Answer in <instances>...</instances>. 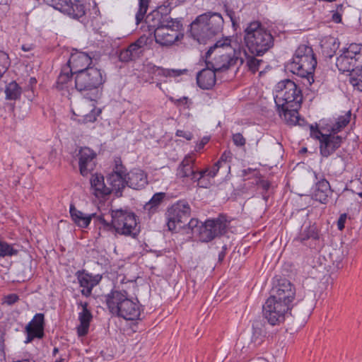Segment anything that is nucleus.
I'll use <instances>...</instances> for the list:
<instances>
[{
    "label": "nucleus",
    "instance_id": "1",
    "mask_svg": "<svg viewBox=\"0 0 362 362\" xmlns=\"http://www.w3.org/2000/svg\"><path fill=\"white\" fill-rule=\"evenodd\" d=\"M105 302L110 313L126 320H136L141 315V305L137 299L129 298L124 289L115 287L104 296Z\"/></svg>",
    "mask_w": 362,
    "mask_h": 362
},
{
    "label": "nucleus",
    "instance_id": "2",
    "mask_svg": "<svg viewBox=\"0 0 362 362\" xmlns=\"http://www.w3.org/2000/svg\"><path fill=\"white\" fill-rule=\"evenodd\" d=\"M206 65L216 71H225L236 65L243 64V59L236 55L231 46V40L225 37L218 40L206 53Z\"/></svg>",
    "mask_w": 362,
    "mask_h": 362
},
{
    "label": "nucleus",
    "instance_id": "3",
    "mask_svg": "<svg viewBox=\"0 0 362 362\" xmlns=\"http://www.w3.org/2000/svg\"><path fill=\"white\" fill-rule=\"evenodd\" d=\"M195 163L196 158L193 156H186L177 168V176L197 183L199 187H210L212 185L211 180L216 176L223 165L220 162H216L211 168L200 169L197 167Z\"/></svg>",
    "mask_w": 362,
    "mask_h": 362
},
{
    "label": "nucleus",
    "instance_id": "4",
    "mask_svg": "<svg viewBox=\"0 0 362 362\" xmlns=\"http://www.w3.org/2000/svg\"><path fill=\"white\" fill-rule=\"evenodd\" d=\"M224 21L221 13L208 11L198 16L190 25L191 36L199 43H205L220 34L223 28Z\"/></svg>",
    "mask_w": 362,
    "mask_h": 362
},
{
    "label": "nucleus",
    "instance_id": "5",
    "mask_svg": "<svg viewBox=\"0 0 362 362\" xmlns=\"http://www.w3.org/2000/svg\"><path fill=\"white\" fill-rule=\"evenodd\" d=\"M244 41L250 52L262 56L274 45V37L259 21L248 23L244 30Z\"/></svg>",
    "mask_w": 362,
    "mask_h": 362
},
{
    "label": "nucleus",
    "instance_id": "6",
    "mask_svg": "<svg viewBox=\"0 0 362 362\" xmlns=\"http://www.w3.org/2000/svg\"><path fill=\"white\" fill-rule=\"evenodd\" d=\"M317 66V59L313 48L305 45H300L296 50L291 60L286 67L293 74L307 80L308 85L314 82L313 73Z\"/></svg>",
    "mask_w": 362,
    "mask_h": 362
},
{
    "label": "nucleus",
    "instance_id": "7",
    "mask_svg": "<svg viewBox=\"0 0 362 362\" xmlns=\"http://www.w3.org/2000/svg\"><path fill=\"white\" fill-rule=\"evenodd\" d=\"M336 66L340 72L360 73L362 71V44L351 43L339 50Z\"/></svg>",
    "mask_w": 362,
    "mask_h": 362
},
{
    "label": "nucleus",
    "instance_id": "8",
    "mask_svg": "<svg viewBox=\"0 0 362 362\" xmlns=\"http://www.w3.org/2000/svg\"><path fill=\"white\" fill-rule=\"evenodd\" d=\"M275 91L274 100L277 110L288 105L300 108L303 101L302 91L293 81L284 79L279 81L275 86Z\"/></svg>",
    "mask_w": 362,
    "mask_h": 362
},
{
    "label": "nucleus",
    "instance_id": "9",
    "mask_svg": "<svg viewBox=\"0 0 362 362\" xmlns=\"http://www.w3.org/2000/svg\"><path fill=\"white\" fill-rule=\"evenodd\" d=\"M105 81L103 72L94 66L79 71L75 76V87L79 92L95 91L98 94V88ZM90 100H95L97 95L92 93L88 97Z\"/></svg>",
    "mask_w": 362,
    "mask_h": 362
},
{
    "label": "nucleus",
    "instance_id": "10",
    "mask_svg": "<svg viewBox=\"0 0 362 362\" xmlns=\"http://www.w3.org/2000/svg\"><path fill=\"white\" fill-rule=\"evenodd\" d=\"M110 216L114 219L116 235L136 238L139 233L136 216L134 212L122 209L111 210Z\"/></svg>",
    "mask_w": 362,
    "mask_h": 362
},
{
    "label": "nucleus",
    "instance_id": "11",
    "mask_svg": "<svg viewBox=\"0 0 362 362\" xmlns=\"http://www.w3.org/2000/svg\"><path fill=\"white\" fill-rule=\"evenodd\" d=\"M310 136L320 142V153L323 157L327 158L338 149L345 137L334 134L327 132L322 133L317 126L315 127L310 126Z\"/></svg>",
    "mask_w": 362,
    "mask_h": 362
},
{
    "label": "nucleus",
    "instance_id": "12",
    "mask_svg": "<svg viewBox=\"0 0 362 362\" xmlns=\"http://www.w3.org/2000/svg\"><path fill=\"white\" fill-rule=\"evenodd\" d=\"M182 23L178 18H171L169 23H165L154 34L156 43L162 46H169L183 37Z\"/></svg>",
    "mask_w": 362,
    "mask_h": 362
},
{
    "label": "nucleus",
    "instance_id": "13",
    "mask_svg": "<svg viewBox=\"0 0 362 362\" xmlns=\"http://www.w3.org/2000/svg\"><path fill=\"white\" fill-rule=\"evenodd\" d=\"M168 230H176L178 224H185L191 216V207L186 200H179L169 206L166 211Z\"/></svg>",
    "mask_w": 362,
    "mask_h": 362
},
{
    "label": "nucleus",
    "instance_id": "14",
    "mask_svg": "<svg viewBox=\"0 0 362 362\" xmlns=\"http://www.w3.org/2000/svg\"><path fill=\"white\" fill-rule=\"evenodd\" d=\"M227 221L223 216L208 219L199 228V239L201 242L209 243L218 236L226 233Z\"/></svg>",
    "mask_w": 362,
    "mask_h": 362
},
{
    "label": "nucleus",
    "instance_id": "15",
    "mask_svg": "<svg viewBox=\"0 0 362 362\" xmlns=\"http://www.w3.org/2000/svg\"><path fill=\"white\" fill-rule=\"evenodd\" d=\"M291 307L269 297L263 305V316L272 326L279 325L285 320Z\"/></svg>",
    "mask_w": 362,
    "mask_h": 362
},
{
    "label": "nucleus",
    "instance_id": "16",
    "mask_svg": "<svg viewBox=\"0 0 362 362\" xmlns=\"http://www.w3.org/2000/svg\"><path fill=\"white\" fill-rule=\"evenodd\" d=\"M295 240L300 243L302 245L320 250L323 245V239L317 226L309 223L302 226L298 236Z\"/></svg>",
    "mask_w": 362,
    "mask_h": 362
},
{
    "label": "nucleus",
    "instance_id": "17",
    "mask_svg": "<svg viewBox=\"0 0 362 362\" xmlns=\"http://www.w3.org/2000/svg\"><path fill=\"white\" fill-rule=\"evenodd\" d=\"M152 41L151 38L143 35L135 42L131 43L127 48L119 50L118 53L119 60L127 63L136 61L144 52V47Z\"/></svg>",
    "mask_w": 362,
    "mask_h": 362
},
{
    "label": "nucleus",
    "instance_id": "18",
    "mask_svg": "<svg viewBox=\"0 0 362 362\" xmlns=\"http://www.w3.org/2000/svg\"><path fill=\"white\" fill-rule=\"evenodd\" d=\"M170 11V8L161 6L146 16L145 23L150 32V35H154L165 23H169V20L171 18V16L169 15Z\"/></svg>",
    "mask_w": 362,
    "mask_h": 362
},
{
    "label": "nucleus",
    "instance_id": "19",
    "mask_svg": "<svg viewBox=\"0 0 362 362\" xmlns=\"http://www.w3.org/2000/svg\"><path fill=\"white\" fill-rule=\"evenodd\" d=\"M296 291L293 285L287 279H280L275 284L270 293L271 298L281 302L286 303L290 306L293 300Z\"/></svg>",
    "mask_w": 362,
    "mask_h": 362
},
{
    "label": "nucleus",
    "instance_id": "20",
    "mask_svg": "<svg viewBox=\"0 0 362 362\" xmlns=\"http://www.w3.org/2000/svg\"><path fill=\"white\" fill-rule=\"evenodd\" d=\"M45 315L43 313H37L34 315L31 321L25 326V332L26 334L25 344L32 342L34 339H42L45 333Z\"/></svg>",
    "mask_w": 362,
    "mask_h": 362
},
{
    "label": "nucleus",
    "instance_id": "21",
    "mask_svg": "<svg viewBox=\"0 0 362 362\" xmlns=\"http://www.w3.org/2000/svg\"><path fill=\"white\" fill-rule=\"evenodd\" d=\"M314 175L316 182L313 193V198L321 204H326L328 203L333 191L331 189L329 182L324 177L323 175L316 173L315 172Z\"/></svg>",
    "mask_w": 362,
    "mask_h": 362
},
{
    "label": "nucleus",
    "instance_id": "22",
    "mask_svg": "<svg viewBox=\"0 0 362 362\" xmlns=\"http://www.w3.org/2000/svg\"><path fill=\"white\" fill-rule=\"evenodd\" d=\"M76 276L80 286L83 288L81 293L85 297H89L91 295L93 288L97 286L102 279L101 275H94L85 270L77 271Z\"/></svg>",
    "mask_w": 362,
    "mask_h": 362
},
{
    "label": "nucleus",
    "instance_id": "23",
    "mask_svg": "<svg viewBox=\"0 0 362 362\" xmlns=\"http://www.w3.org/2000/svg\"><path fill=\"white\" fill-rule=\"evenodd\" d=\"M80 173L87 176L95 168L96 153L88 147H82L78 153Z\"/></svg>",
    "mask_w": 362,
    "mask_h": 362
},
{
    "label": "nucleus",
    "instance_id": "24",
    "mask_svg": "<svg viewBox=\"0 0 362 362\" xmlns=\"http://www.w3.org/2000/svg\"><path fill=\"white\" fill-rule=\"evenodd\" d=\"M91 63L92 57L90 55L86 52H78L71 54L66 65L69 66L71 71L76 75L81 71L91 68L92 66H90Z\"/></svg>",
    "mask_w": 362,
    "mask_h": 362
},
{
    "label": "nucleus",
    "instance_id": "25",
    "mask_svg": "<svg viewBox=\"0 0 362 362\" xmlns=\"http://www.w3.org/2000/svg\"><path fill=\"white\" fill-rule=\"evenodd\" d=\"M148 183L147 175L144 170L134 168L127 175V186L134 189H141Z\"/></svg>",
    "mask_w": 362,
    "mask_h": 362
},
{
    "label": "nucleus",
    "instance_id": "26",
    "mask_svg": "<svg viewBox=\"0 0 362 362\" xmlns=\"http://www.w3.org/2000/svg\"><path fill=\"white\" fill-rule=\"evenodd\" d=\"M216 71L210 67H206L197 74V83L199 88L203 90H209L212 88L216 81Z\"/></svg>",
    "mask_w": 362,
    "mask_h": 362
},
{
    "label": "nucleus",
    "instance_id": "27",
    "mask_svg": "<svg viewBox=\"0 0 362 362\" xmlns=\"http://www.w3.org/2000/svg\"><path fill=\"white\" fill-rule=\"evenodd\" d=\"M351 112L348 111L345 115L339 116L333 121H329V123L322 124L321 130L327 132H330L337 135L351 121Z\"/></svg>",
    "mask_w": 362,
    "mask_h": 362
},
{
    "label": "nucleus",
    "instance_id": "28",
    "mask_svg": "<svg viewBox=\"0 0 362 362\" xmlns=\"http://www.w3.org/2000/svg\"><path fill=\"white\" fill-rule=\"evenodd\" d=\"M93 224L98 231V237L109 235L110 234L116 235L115 225L112 218L111 221H107L105 219L103 215H97L95 214Z\"/></svg>",
    "mask_w": 362,
    "mask_h": 362
},
{
    "label": "nucleus",
    "instance_id": "29",
    "mask_svg": "<svg viewBox=\"0 0 362 362\" xmlns=\"http://www.w3.org/2000/svg\"><path fill=\"white\" fill-rule=\"evenodd\" d=\"M86 10V5L83 1L74 0L71 1L64 14L82 23L85 19Z\"/></svg>",
    "mask_w": 362,
    "mask_h": 362
},
{
    "label": "nucleus",
    "instance_id": "30",
    "mask_svg": "<svg viewBox=\"0 0 362 362\" xmlns=\"http://www.w3.org/2000/svg\"><path fill=\"white\" fill-rule=\"evenodd\" d=\"M91 188L94 190L93 194L97 197H103L111 194L109 185L105 184L104 177L101 174H95L90 178Z\"/></svg>",
    "mask_w": 362,
    "mask_h": 362
},
{
    "label": "nucleus",
    "instance_id": "31",
    "mask_svg": "<svg viewBox=\"0 0 362 362\" xmlns=\"http://www.w3.org/2000/svg\"><path fill=\"white\" fill-rule=\"evenodd\" d=\"M106 180L111 193L115 192L116 196H121L122 190L127 186V176L108 174Z\"/></svg>",
    "mask_w": 362,
    "mask_h": 362
},
{
    "label": "nucleus",
    "instance_id": "32",
    "mask_svg": "<svg viewBox=\"0 0 362 362\" xmlns=\"http://www.w3.org/2000/svg\"><path fill=\"white\" fill-rule=\"evenodd\" d=\"M70 215L73 221L80 228H86L90 223L91 220L94 221L95 214H86L76 209L74 206H70Z\"/></svg>",
    "mask_w": 362,
    "mask_h": 362
},
{
    "label": "nucleus",
    "instance_id": "33",
    "mask_svg": "<svg viewBox=\"0 0 362 362\" xmlns=\"http://www.w3.org/2000/svg\"><path fill=\"white\" fill-rule=\"evenodd\" d=\"M267 332L264 324L261 320H255L252 323V334L251 344L255 347L261 345L266 337Z\"/></svg>",
    "mask_w": 362,
    "mask_h": 362
},
{
    "label": "nucleus",
    "instance_id": "34",
    "mask_svg": "<svg viewBox=\"0 0 362 362\" xmlns=\"http://www.w3.org/2000/svg\"><path fill=\"white\" fill-rule=\"evenodd\" d=\"M166 194L165 192H158L153 195L151 199L145 204L144 209L148 213V216H151L158 211V208L163 202Z\"/></svg>",
    "mask_w": 362,
    "mask_h": 362
},
{
    "label": "nucleus",
    "instance_id": "35",
    "mask_svg": "<svg viewBox=\"0 0 362 362\" xmlns=\"http://www.w3.org/2000/svg\"><path fill=\"white\" fill-rule=\"evenodd\" d=\"M92 318L90 311H81L78 313L80 325L77 327V334L79 337H83L88 334Z\"/></svg>",
    "mask_w": 362,
    "mask_h": 362
},
{
    "label": "nucleus",
    "instance_id": "36",
    "mask_svg": "<svg viewBox=\"0 0 362 362\" xmlns=\"http://www.w3.org/2000/svg\"><path fill=\"white\" fill-rule=\"evenodd\" d=\"M73 74L74 73L69 66L65 64L62 66L56 82V88L59 90H64L66 88L68 83L71 81Z\"/></svg>",
    "mask_w": 362,
    "mask_h": 362
},
{
    "label": "nucleus",
    "instance_id": "37",
    "mask_svg": "<svg viewBox=\"0 0 362 362\" xmlns=\"http://www.w3.org/2000/svg\"><path fill=\"white\" fill-rule=\"evenodd\" d=\"M298 109L299 108H295L294 107H290V105H288L280 107L278 111L280 116L284 115V119L288 123L290 124H296L298 123L299 121Z\"/></svg>",
    "mask_w": 362,
    "mask_h": 362
},
{
    "label": "nucleus",
    "instance_id": "38",
    "mask_svg": "<svg viewBox=\"0 0 362 362\" xmlns=\"http://www.w3.org/2000/svg\"><path fill=\"white\" fill-rule=\"evenodd\" d=\"M5 94L7 100H16L21 97V88L16 81H11L6 86Z\"/></svg>",
    "mask_w": 362,
    "mask_h": 362
},
{
    "label": "nucleus",
    "instance_id": "39",
    "mask_svg": "<svg viewBox=\"0 0 362 362\" xmlns=\"http://www.w3.org/2000/svg\"><path fill=\"white\" fill-rule=\"evenodd\" d=\"M139 1V10L136 13V23L139 25L144 18L145 15L148 11L150 0H138Z\"/></svg>",
    "mask_w": 362,
    "mask_h": 362
},
{
    "label": "nucleus",
    "instance_id": "40",
    "mask_svg": "<svg viewBox=\"0 0 362 362\" xmlns=\"http://www.w3.org/2000/svg\"><path fill=\"white\" fill-rule=\"evenodd\" d=\"M18 251L13 248L12 245L0 240V257H11L16 255Z\"/></svg>",
    "mask_w": 362,
    "mask_h": 362
},
{
    "label": "nucleus",
    "instance_id": "41",
    "mask_svg": "<svg viewBox=\"0 0 362 362\" xmlns=\"http://www.w3.org/2000/svg\"><path fill=\"white\" fill-rule=\"evenodd\" d=\"M244 54L246 56L247 65L249 69L253 73L257 71L263 61L255 58L254 56L247 55L245 51L244 52Z\"/></svg>",
    "mask_w": 362,
    "mask_h": 362
},
{
    "label": "nucleus",
    "instance_id": "42",
    "mask_svg": "<svg viewBox=\"0 0 362 362\" xmlns=\"http://www.w3.org/2000/svg\"><path fill=\"white\" fill-rule=\"evenodd\" d=\"M9 66L10 62L8 54L0 50V79L6 72Z\"/></svg>",
    "mask_w": 362,
    "mask_h": 362
},
{
    "label": "nucleus",
    "instance_id": "43",
    "mask_svg": "<svg viewBox=\"0 0 362 362\" xmlns=\"http://www.w3.org/2000/svg\"><path fill=\"white\" fill-rule=\"evenodd\" d=\"M349 83L355 89L362 92V71L360 73H352L350 74Z\"/></svg>",
    "mask_w": 362,
    "mask_h": 362
},
{
    "label": "nucleus",
    "instance_id": "44",
    "mask_svg": "<svg viewBox=\"0 0 362 362\" xmlns=\"http://www.w3.org/2000/svg\"><path fill=\"white\" fill-rule=\"evenodd\" d=\"M110 174H117L123 176L127 175L128 173L127 172V168L122 163V160L119 158H117L115 159V165L112 168V171Z\"/></svg>",
    "mask_w": 362,
    "mask_h": 362
},
{
    "label": "nucleus",
    "instance_id": "45",
    "mask_svg": "<svg viewBox=\"0 0 362 362\" xmlns=\"http://www.w3.org/2000/svg\"><path fill=\"white\" fill-rule=\"evenodd\" d=\"M50 5L53 8L64 13L71 0H50Z\"/></svg>",
    "mask_w": 362,
    "mask_h": 362
},
{
    "label": "nucleus",
    "instance_id": "46",
    "mask_svg": "<svg viewBox=\"0 0 362 362\" xmlns=\"http://www.w3.org/2000/svg\"><path fill=\"white\" fill-rule=\"evenodd\" d=\"M158 75H163L164 76H180L182 73L181 70L175 69H166L163 68H158Z\"/></svg>",
    "mask_w": 362,
    "mask_h": 362
},
{
    "label": "nucleus",
    "instance_id": "47",
    "mask_svg": "<svg viewBox=\"0 0 362 362\" xmlns=\"http://www.w3.org/2000/svg\"><path fill=\"white\" fill-rule=\"evenodd\" d=\"M233 144L238 147L244 146L246 144V139L240 133H235L232 135Z\"/></svg>",
    "mask_w": 362,
    "mask_h": 362
},
{
    "label": "nucleus",
    "instance_id": "48",
    "mask_svg": "<svg viewBox=\"0 0 362 362\" xmlns=\"http://www.w3.org/2000/svg\"><path fill=\"white\" fill-rule=\"evenodd\" d=\"M19 300V296L16 293L8 294L4 298V303L8 305H13Z\"/></svg>",
    "mask_w": 362,
    "mask_h": 362
},
{
    "label": "nucleus",
    "instance_id": "49",
    "mask_svg": "<svg viewBox=\"0 0 362 362\" xmlns=\"http://www.w3.org/2000/svg\"><path fill=\"white\" fill-rule=\"evenodd\" d=\"M224 8H225L226 15L229 17V18L232 23L233 26L235 27L238 24L237 19L235 18V11L232 8H229L226 4L224 5Z\"/></svg>",
    "mask_w": 362,
    "mask_h": 362
},
{
    "label": "nucleus",
    "instance_id": "50",
    "mask_svg": "<svg viewBox=\"0 0 362 362\" xmlns=\"http://www.w3.org/2000/svg\"><path fill=\"white\" fill-rule=\"evenodd\" d=\"M176 136L180 137H183L187 140H192L193 139V134L192 132L188 131H184V130H177L176 132Z\"/></svg>",
    "mask_w": 362,
    "mask_h": 362
},
{
    "label": "nucleus",
    "instance_id": "51",
    "mask_svg": "<svg viewBox=\"0 0 362 362\" xmlns=\"http://www.w3.org/2000/svg\"><path fill=\"white\" fill-rule=\"evenodd\" d=\"M228 158H230V153L224 152L217 162H220V164L223 166L225 165L226 168H230V165L228 163Z\"/></svg>",
    "mask_w": 362,
    "mask_h": 362
},
{
    "label": "nucleus",
    "instance_id": "52",
    "mask_svg": "<svg viewBox=\"0 0 362 362\" xmlns=\"http://www.w3.org/2000/svg\"><path fill=\"white\" fill-rule=\"evenodd\" d=\"M97 115L95 110H92L89 114L84 115L83 122H94L96 120Z\"/></svg>",
    "mask_w": 362,
    "mask_h": 362
},
{
    "label": "nucleus",
    "instance_id": "53",
    "mask_svg": "<svg viewBox=\"0 0 362 362\" xmlns=\"http://www.w3.org/2000/svg\"><path fill=\"white\" fill-rule=\"evenodd\" d=\"M347 218L346 214H341L337 221V228L339 230H342L344 228V224Z\"/></svg>",
    "mask_w": 362,
    "mask_h": 362
},
{
    "label": "nucleus",
    "instance_id": "54",
    "mask_svg": "<svg viewBox=\"0 0 362 362\" xmlns=\"http://www.w3.org/2000/svg\"><path fill=\"white\" fill-rule=\"evenodd\" d=\"M170 100L174 103V104L179 105H185L187 103L188 98L187 97H182L179 99H174L173 98H170Z\"/></svg>",
    "mask_w": 362,
    "mask_h": 362
},
{
    "label": "nucleus",
    "instance_id": "55",
    "mask_svg": "<svg viewBox=\"0 0 362 362\" xmlns=\"http://www.w3.org/2000/svg\"><path fill=\"white\" fill-rule=\"evenodd\" d=\"M209 138L208 137H204L202 141L197 144V146H196V151H199L200 150H202L204 146L209 142Z\"/></svg>",
    "mask_w": 362,
    "mask_h": 362
},
{
    "label": "nucleus",
    "instance_id": "56",
    "mask_svg": "<svg viewBox=\"0 0 362 362\" xmlns=\"http://www.w3.org/2000/svg\"><path fill=\"white\" fill-rule=\"evenodd\" d=\"M257 184L265 191H267L270 187V182L268 180H259Z\"/></svg>",
    "mask_w": 362,
    "mask_h": 362
},
{
    "label": "nucleus",
    "instance_id": "57",
    "mask_svg": "<svg viewBox=\"0 0 362 362\" xmlns=\"http://www.w3.org/2000/svg\"><path fill=\"white\" fill-rule=\"evenodd\" d=\"M250 173H253L254 175L256 177H258V175H259V173L258 171H257L256 170L250 168L243 170V175L245 177L247 175H249Z\"/></svg>",
    "mask_w": 362,
    "mask_h": 362
},
{
    "label": "nucleus",
    "instance_id": "58",
    "mask_svg": "<svg viewBox=\"0 0 362 362\" xmlns=\"http://www.w3.org/2000/svg\"><path fill=\"white\" fill-rule=\"evenodd\" d=\"M332 19L335 23H340L341 21V15L338 12H335L332 14Z\"/></svg>",
    "mask_w": 362,
    "mask_h": 362
},
{
    "label": "nucleus",
    "instance_id": "59",
    "mask_svg": "<svg viewBox=\"0 0 362 362\" xmlns=\"http://www.w3.org/2000/svg\"><path fill=\"white\" fill-rule=\"evenodd\" d=\"M78 307H81L82 310L81 311H90L88 309V303L87 302H82L80 301L78 303Z\"/></svg>",
    "mask_w": 362,
    "mask_h": 362
},
{
    "label": "nucleus",
    "instance_id": "60",
    "mask_svg": "<svg viewBox=\"0 0 362 362\" xmlns=\"http://www.w3.org/2000/svg\"><path fill=\"white\" fill-rule=\"evenodd\" d=\"M189 221L188 222V226L189 228H191L192 229H193L194 227L197 226V223H198V220L197 219H195V218H190L189 219Z\"/></svg>",
    "mask_w": 362,
    "mask_h": 362
},
{
    "label": "nucleus",
    "instance_id": "61",
    "mask_svg": "<svg viewBox=\"0 0 362 362\" xmlns=\"http://www.w3.org/2000/svg\"><path fill=\"white\" fill-rule=\"evenodd\" d=\"M226 246H223V250L218 254V262H222L226 256Z\"/></svg>",
    "mask_w": 362,
    "mask_h": 362
},
{
    "label": "nucleus",
    "instance_id": "62",
    "mask_svg": "<svg viewBox=\"0 0 362 362\" xmlns=\"http://www.w3.org/2000/svg\"><path fill=\"white\" fill-rule=\"evenodd\" d=\"M22 49L25 52H28V51H30L31 49V47H28L25 45H22Z\"/></svg>",
    "mask_w": 362,
    "mask_h": 362
},
{
    "label": "nucleus",
    "instance_id": "63",
    "mask_svg": "<svg viewBox=\"0 0 362 362\" xmlns=\"http://www.w3.org/2000/svg\"><path fill=\"white\" fill-rule=\"evenodd\" d=\"M58 351H59L58 348L54 347L53 349V355L55 356L58 353Z\"/></svg>",
    "mask_w": 362,
    "mask_h": 362
},
{
    "label": "nucleus",
    "instance_id": "64",
    "mask_svg": "<svg viewBox=\"0 0 362 362\" xmlns=\"http://www.w3.org/2000/svg\"><path fill=\"white\" fill-rule=\"evenodd\" d=\"M64 359H63V358H59V359L57 360V361H54V362H64Z\"/></svg>",
    "mask_w": 362,
    "mask_h": 362
}]
</instances>
